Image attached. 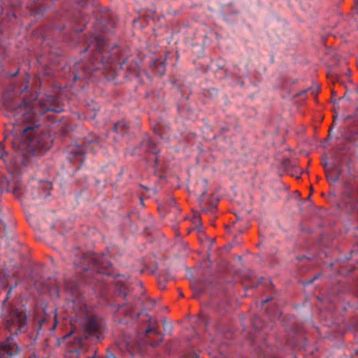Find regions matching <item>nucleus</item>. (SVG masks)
I'll list each match as a JSON object with an SVG mask.
<instances>
[{
	"label": "nucleus",
	"instance_id": "f257e3e1",
	"mask_svg": "<svg viewBox=\"0 0 358 358\" xmlns=\"http://www.w3.org/2000/svg\"><path fill=\"white\" fill-rule=\"evenodd\" d=\"M5 106L6 115L15 119L12 122L13 129H8L13 136V147L22 151L23 155L30 153L38 155L48 150L52 140L47 132H38L32 126H18L22 122H35L37 115H42L48 112L62 113L64 107L61 101L53 96L45 95L40 98L38 106L36 108H34L29 99H23L18 105L6 100Z\"/></svg>",
	"mask_w": 358,
	"mask_h": 358
},
{
	"label": "nucleus",
	"instance_id": "f03ea898",
	"mask_svg": "<svg viewBox=\"0 0 358 358\" xmlns=\"http://www.w3.org/2000/svg\"><path fill=\"white\" fill-rule=\"evenodd\" d=\"M66 288L72 295L73 308L76 313L73 323L71 322L72 329L80 327L83 338L91 341L96 342L103 338V322L96 315L90 313V308L87 306L81 295L78 285L75 282H68Z\"/></svg>",
	"mask_w": 358,
	"mask_h": 358
},
{
	"label": "nucleus",
	"instance_id": "7ed1b4c3",
	"mask_svg": "<svg viewBox=\"0 0 358 358\" xmlns=\"http://www.w3.org/2000/svg\"><path fill=\"white\" fill-rule=\"evenodd\" d=\"M83 52H89L91 66H85L79 63L78 68L83 67L86 73L96 70L116 72L127 62L125 59L120 58V47L110 45L101 36H92L90 43Z\"/></svg>",
	"mask_w": 358,
	"mask_h": 358
},
{
	"label": "nucleus",
	"instance_id": "20e7f679",
	"mask_svg": "<svg viewBox=\"0 0 358 358\" xmlns=\"http://www.w3.org/2000/svg\"><path fill=\"white\" fill-rule=\"evenodd\" d=\"M112 266L107 255H99L92 252H87L83 255L80 266L83 268L85 273L88 270L92 269L99 273L109 274L108 268ZM87 273L83 274V278L86 282H90L89 280L86 279Z\"/></svg>",
	"mask_w": 358,
	"mask_h": 358
},
{
	"label": "nucleus",
	"instance_id": "39448f33",
	"mask_svg": "<svg viewBox=\"0 0 358 358\" xmlns=\"http://www.w3.org/2000/svg\"><path fill=\"white\" fill-rule=\"evenodd\" d=\"M6 327L10 332L15 331L16 334L25 332L27 330V315L17 309L12 310Z\"/></svg>",
	"mask_w": 358,
	"mask_h": 358
},
{
	"label": "nucleus",
	"instance_id": "423d86ee",
	"mask_svg": "<svg viewBox=\"0 0 358 358\" xmlns=\"http://www.w3.org/2000/svg\"><path fill=\"white\" fill-rule=\"evenodd\" d=\"M357 185L353 182H345L343 186V201L347 206V211L352 210L357 206L358 199L357 192Z\"/></svg>",
	"mask_w": 358,
	"mask_h": 358
},
{
	"label": "nucleus",
	"instance_id": "0eeeda50",
	"mask_svg": "<svg viewBox=\"0 0 358 358\" xmlns=\"http://www.w3.org/2000/svg\"><path fill=\"white\" fill-rule=\"evenodd\" d=\"M96 142L92 141L85 148L80 145H74L69 147L68 150V159L70 162L78 161L80 162H84L85 159V154L89 149L92 151L94 150V146L96 145Z\"/></svg>",
	"mask_w": 358,
	"mask_h": 358
},
{
	"label": "nucleus",
	"instance_id": "6e6552de",
	"mask_svg": "<svg viewBox=\"0 0 358 358\" xmlns=\"http://www.w3.org/2000/svg\"><path fill=\"white\" fill-rule=\"evenodd\" d=\"M19 352L20 348L11 336L0 343V358H12Z\"/></svg>",
	"mask_w": 358,
	"mask_h": 358
},
{
	"label": "nucleus",
	"instance_id": "1a4fd4ad",
	"mask_svg": "<svg viewBox=\"0 0 358 358\" xmlns=\"http://www.w3.org/2000/svg\"><path fill=\"white\" fill-rule=\"evenodd\" d=\"M148 327L145 331V336H148L150 334H156L159 336L157 341L150 342V345L152 347L158 345L163 341V336L158 331V322L157 321L151 317L147 320Z\"/></svg>",
	"mask_w": 358,
	"mask_h": 358
},
{
	"label": "nucleus",
	"instance_id": "9d476101",
	"mask_svg": "<svg viewBox=\"0 0 358 358\" xmlns=\"http://www.w3.org/2000/svg\"><path fill=\"white\" fill-rule=\"evenodd\" d=\"M115 294L125 298L128 295V287L126 282L120 279H117L115 282Z\"/></svg>",
	"mask_w": 358,
	"mask_h": 358
},
{
	"label": "nucleus",
	"instance_id": "9b49d317",
	"mask_svg": "<svg viewBox=\"0 0 358 358\" xmlns=\"http://www.w3.org/2000/svg\"><path fill=\"white\" fill-rule=\"evenodd\" d=\"M142 147L145 151L157 155L159 152L156 145L153 143L150 137L145 138L141 143Z\"/></svg>",
	"mask_w": 358,
	"mask_h": 358
},
{
	"label": "nucleus",
	"instance_id": "f8f14e48",
	"mask_svg": "<svg viewBox=\"0 0 358 358\" xmlns=\"http://www.w3.org/2000/svg\"><path fill=\"white\" fill-rule=\"evenodd\" d=\"M113 129L115 132L124 134L129 129V125L124 121H120L114 124Z\"/></svg>",
	"mask_w": 358,
	"mask_h": 358
},
{
	"label": "nucleus",
	"instance_id": "ddd939ff",
	"mask_svg": "<svg viewBox=\"0 0 358 358\" xmlns=\"http://www.w3.org/2000/svg\"><path fill=\"white\" fill-rule=\"evenodd\" d=\"M73 20L83 25L81 28H75V31L77 32L82 31L85 27V20L83 15L80 12H78L73 16Z\"/></svg>",
	"mask_w": 358,
	"mask_h": 358
},
{
	"label": "nucleus",
	"instance_id": "4468645a",
	"mask_svg": "<svg viewBox=\"0 0 358 358\" xmlns=\"http://www.w3.org/2000/svg\"><path fill=\"white\" fill-rule=\"evenodd\" d=\"M326 177L329 182H336L339 179V173L334 174V173L331 171H327Z\"/></svg>",
	"mask_w": 358,
	"mask_h": 358
},
{
	"label": "nucleus",
	"instance_id": "2eb2a0df",
	"mask_svg": "<svg viewBox=\"0 0 358 358\" xmlns=\"http://www.w3.org/2000/svg\"><path fill=\"white\" fill-rule=\"evenodd\" d=\"M263 326L264 324L262 320L259 317L255 316L252 320V327L254 329L259 331L263 327Z\"/></svg>",
	"mask_w": 358,
	"mask_h": 358
},
{
	"label": "nucleus",
	"instance_id": "dca6fc26",
	"mask_svg": "<svg viewBox=\"0 0 358 358\" xmlns=\"http://www.w3.org/2000/svg\"><path fill=\"white\" fill-rule=\"evenodd\" d=\"M155 68L156 69V71L160 75H163L165 73L166 67L165 64L162 62H157L154 64Z\"/></svg>",
	"mask_w": 358,
	"mask_h": 358
},
{
	"label": "nucleus",
	"instance_id": "f3484780",
	"mask_svg": "<svg viewBox=\"0 0 358 358\" xmlns=\"http://www.w3.org/2000/svg\"><path fill=\"white\" fill-rule=\"evenodd\" d=\"M196 322L199 325H203L204 327H206L208 324V318L204 315H199L196 320Z\"/></svg>",
	"mask_w": 358,
	"mask_h": 358
},
{
	"label": "nucleus",
	"instance_id": "a211bd4d",
	"mask_svg": "<svg viewBox=\"0 0 358 358\" xmlns=\"http://www.w3.org/2000/svg\"><path fill=\"white\" fill-rule=\"evenodd\" d=\"M133 309L134 306L131 305L125 311L122 310L121 313H124L126 315L133 318Z\"/></svg>",
	"mask_w": 358,
	"mask_h": 358
},
{
	"label": "nucleus",
	"instance_id": "6ab92c4d",
	"mask_svg": "<svg viewBox=\"0 0 358 358\" xmlns=\"http://www.w3.org/2000/svg\"><path fill=\"white\" fill-rule=\"evenodd\" d=\"M124 342H125V344H126V346H127L128 350L133 352L134 351V343L131 341H129L127 340H125Z\"/></svg>",
	"mask_w": 358,
	"mask_h": 358
},
{
	"label": "nucleus",
	"instance_id": "aec40b11",
	"mask_svg": "<svg viewBox=\"0 0 358 358\" xmlns=\"http://www.w3.org/2000/svg\"><path fill=\"white\" fill-rule=\"evenodd\" d=\"M0 158L3 161L6 160L5 157L8 155V153L3 150V147L1 144H0Z\"/></svg>",
	"mask_w": 358,
	"mask_h": 358
},
{
	"label": "nucleus",
	"instance_id": "412c9836",
	"mask_svg": "<svg viewBox=\"0 0 358 358\" xmlns=\"http://www.w3.org/2000/svg\"><path fill=\"white\" fill-rule=\"evenodd\" d=\"M87 0H79L78 4L82 7L85 8L87 5Z\"/></svg>",
	"mask_w": 358,
	"mask_h": 358
},
{
	"label": "nucleus",
	"instance_id": "4be33fe9",
	"mask_svg": "<svg viewBox=\"0 0 358 358\" xmlns=\"http://www.w3.org/2000/svg\"><path fill=\"white\" fill-rule=\"evenodd\" d=\"M20 2H21L20 0H15V1L11 2V5L13 7H17L20 5Z\"/></svg>",
	"mask_w": 358,
	"mask_h": 358
},
{
	"label": "nucleus",
	"instance_id": "5701e85b",
	"mask_svg": "<svg viewBox=\"0 0 358 358\" xmlns=\"http://www.w3.org/2000/svg\"><path fill=\"white\" fill-rule=\"evenodd\" d=\"M106 358H117L110 351L108 350Z\"/></svg>",
	"mask_w": 358,
	"mask_h": 358
},
{
	"label": "nucleus",
	"instance_id": "b1692460",
	"mask_svg": "<svg viewBox=\"0 0 358 358\" xmlns=\"http://www.w3.org/2000/svg\"><path fill=\"white\" fill-rule=\"evenodd\" d=\"M194 223L195 224H200V218L199 216H194Z\"/></svg>",
	"mask_w": 358,
	"mask_h": 358
},
{
	"label": "nucleus",
	"instance_id": "393cba45",
	"mask_svg": "<svg viewBox=\"0 0 358 358\" xmlns=\"http://www.w3.org/2000/svg\"><path fill=\"white\" fill-rule=\"evenodd\" d=\"M57 315L56 314L55 315V321H54V323L52 324V329H55V327H57Z\"/></svg>",
	"mask_w": 358,
	"mask_h": 358
},
{
	"label": "nucleus",
	"instance_id": "a878e982",
	"mask_svg": "<svg viewBox=\"0 0 358 358\" xmlns=\"http://www.w3.org/2000/svg\"><path fill=\"white\" fill-rule=\"evenodd\" d=\"M7 275L8 277H13V278H17L19 275H18V273H8Z\"/></svg>",
	"mask_w": 358,
	"mask_h": 358
},
{
	"label": "nucleus",
	"instance_id": "bb28decb",
	"mask_svg": "<svg viewBox=\"0 0 358 358\" xmlns=\"http://www.w3.org/2000/svg\"><path fill=\"white\" fill-rule=\"evenodd\" d=\"M127 304H122V305H118L117 306V310L119 311H122V310L123 309V308H124Z\"/></svg>",
	"mask_w": 358,
	"mask_h": 358
},
{
	"label": "nucleus",
	"instance_id": "cd10ccee",
	"mask_svg": "<svg viewBox=\"0 0 358 358\" xmlns=\"http://www.w3.org/2000/svg\"><path fill=\"white\" fill-rule=\"evenodd\" d=\"M339 101H341V100H347L348 102H350V99L348 96H347L346 95L339 98L338 99Z\"/></svg>",
	"mask_w": 358,
	"mask_h": 358
},
{
	"label": "nucleus",
	"instance_id": "c85d7f7f",
	"mask_svg": "<svg viewBox=\"0 0 358 358\" xmlns=\"http://www.w3.org/2000/svg\"><path fill=\"white\" fill-rule=\"evenodd\" d=\"M355 117H356V115H345V120H350V119L354 118Z\"/></svg>",
	"mask_w": 358,
	"mask_h": 358
},
{
	"label": "nucleus",
	"instance_id": "c756f323",
	"mask_svg": "<svg viewBox=\"0 0 358 358\" xmlns=\"http://www.w3.org/2000/svg\"><path fill=\"white\" fill-rule=\"evenodd\" d=\"M322 165H323V167L324 168L326 172L327 171H329L328 169H327V167H328V164L327 162H324L322 163Z\"/></svg>",
	"mask_w": 358,
	"mask_h": 358
},
{
	"label": "nucleus",
	"instance_id": "7c9ffc66",
	"mask_svg": "<svg viewBox=\"0 0 358 358\" xmlns=\"http://www.w3.org/2000/svg\"><path fill=\"white\" fill-rule=\"evenodd\" d=\"M206 193H207V192H206V190L203 192V193L201 194V196H200V197H199V200H200V201H202V200H203V197L205 196V195L206 194Z\"/></svg>",
	"mask_w": 358,
	"mask_h": 358
},
{
	"label": "nucleus",
	"instance_id": "2f4dec72",
	"mask_svg": "<svg viewBox=\"0 0 358 358\" xmlns=\"http://www.w3.org/2000/svg\"><path fill=\"white\" fill-rule=\"evenodd\" d=\"M80 76L79 75H78V74H75V75L73 76V80H74V81H76L77 80L80 79Z\"/></svg>",
	"mask_w": 358,
	"mask_h": 358
},
{
	"label": "nucleus",
	"instance_id": "473e14b6",
	"mask_svg": "<svg viewBox=\"0 0 358 358\" xmlns=\"http://www.w3.org/2000/svg\"><path fill=\"white\" fill-rule=\"evenodd\" d=\"M271 300V298H268V299L263 300L262 303L264 305V304L266 303L267 302L270 301Z\"/></svg>",
	"mask_w": 358,
	"mask_h": 358
},
{
	"label": "nucleus",
	"instance_id": "72a5a7b5",
	"mask_svg": "<svg viewBox=\"0 0 358 358\" xmlns=\"http://www.w3.org/2000/svg\"><path fill=\"white\" fill-rule=\"evenodd\" d=\"M51 187H52V184H51V183H50V182H46V183L45 184V188H51Z\"/></svg>",
	"mask_w": 358,
	"mask_h": 358
},
{
	"label": "nucleus",
	"instance_id": "f704fd0d",
	"mask_svg": "<svg viewBox=\"0 0 358 358\" xmlns=\"http://www.w3.org/2000/svg\"><path fill=\"white\" fill-rule=\"evenodd\" d=\"M55 292L56 296H59V290H58V289L55 288Z\"/></svg>",
	"mask_w": 358,
	"mask_h": 358
},
{
	"label": "nucleus",
	"instance_id": "c9c22d12",
	"mask_svg": "<svg viewBox=\"0 0 358 358\" xmlns=\"http://www.w3.org/2000/svg\"><path fill=\"white\" fill-rule=\"evenodd\" d=\"M141 314H142V312L138 313L137 315L136 316V318H138L140 316Z\"/></svg>",
	"mask_w": 358,
	"mask_h": 358
},
{
	"label": "nucleus",
	"instance_id": "e433bc0d",
	"mask_svg": "<svg viewBox=\"0 0 358 358\" xmlns=\"http://www.w3.org/2000/svg\"><path fill=\"white\" fill-rule=\"evenodd\" d=\"M331 94H332V96H336V92H334V91H332Z\"/></svg>",
	"mask_w": 358,
	"mask_h": 358
},
{
	"label": "nucleus",
	"instance_id": "4c0bfd02",
	"mask_svg": "<svg viewBox=\"0 0 358 358\" xmlns=\"http://www.w3.org/2000/svg\"><path fill=\"white\" fill-rule=\"evenodd\" d=\"M11 291H12V288H10V289L8 290V295L10 294Z\"/></svg>",
	"mask_w": 358,
	"mask_h": 358
},
{
	"label": "nucleus",
	"instance_id": "58836bf2",
	"mask_svg": "<svg viewBox=\"0 0 358 358\" xmlns=\"http://www.w3.org/2000/svg\"><path fill=\"white\" fill-rule=\"evenodd\" d=\"M317 90H318L317 89L313 90L312 93H314L315 92H317Z\"/></svg>",
	"mask_w": 358,
	"mask_h": 358
},
{
	"label": "nucleus",
	"instance_id": "ea45409f",
	"mask_svg": "<svg viewBox=\"0 0 358 358\" xmlns=\"http://www.w3.org/2000/svg\"><path fill=\"white\" fill-rule=\"evenodd\" d=\"M197 295H198V294H196V293L194 294V297H195V298L197 297Z\"/></svg>",
	"mask_w": 358,
	"mask_h": 358
},
{
	"label": "nucleus",
	"instance_id": "a19ab883",
	"mask_svg": "<svg viewBox=\"0 0 358 358\" xmlns=\"http://www.w3.org/2000/svg\"><path fill=\"white\" fill-rule=\"evenodd\" d=\"M31 278L33 279L34 281H35V280L34 279V276L31 275ZM34 284L36 285V282H34Z\"/></svg>",
	"mask_w": 358,
	"mask_h": 358
},
{
	"label": "nucleus",
	"instance_id": "79ce46f5",
	"mask_svg": "<svg viewBox=\"0 0 358 358\" xmlns=\"http://www.w3.org/2000/svg\"><path fill=\"white\" fill-rule=\"evenodd\" d=\"M212 210L215 211V208H212Z\"/></svg>",
	"mask_w": 358,
	"mask_h": 358
},
{
	"label": "nucleus",
	"instance_id": "37998d69",
	"mask_svg": "<svg viewBox=\"0 0 358 358\" xmlns=\"http://www.w3.org/2000/svg\"><path fill=\"white\" fill-rule=\"evenodd\" d=\"M206 211H207V210H206V209L203 210V212H206Z\"/></svg>",
	"mask_w": 358,
	"mask_h": 358
},
{
	"label": "nucleus",
	"instance_id": "c03bdc74",
	"mask_svg": "<svg viewBox=\"0 0 358 358\" xmlns=\"http://www.w3.org/2000/svg\"><path fill=\"white\" fill-rule=\"evenodd\" d=\"M356 134H358V131H356Z\"/></svg>",
	"mask_w": 358,
	"mask_h": 358
},
{
	"label": "nucleus",
	"instance_id": "a18cd8bd",
	"mask_svg": "<svg viewBox=\"0 0 358 358\" xmlns=\"http://www.w3.org/2000/svg\"><path fill=\"white\" fill-rule=\"evenodd\" d=\"M357 93H358V89H357Z\"/></svg>",
	"mask_w": 358,
	"mask_h": 358
},
{
	"label": "nucleus",
	"instance_id": "49530a36",
	"mask_svg": "<svg viewBox=\"0 0 358 358\" xmlns=\"http://www.w3.org/2000/svg\"><path fill=\"white\" fill-rule=\"evenodd\" d=\"M357 229L358 230V227L357 228Z\"/></svg>",
	"mask_w": 358,
	"mask_h": 358
}]
</instances>
